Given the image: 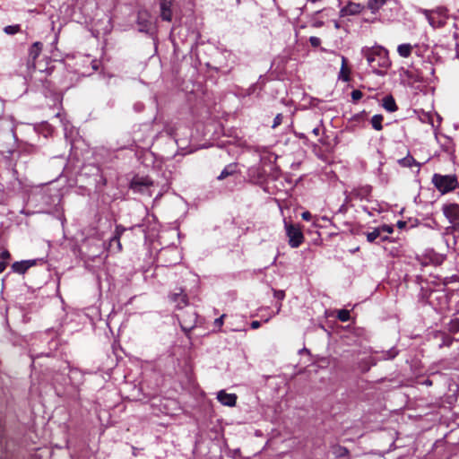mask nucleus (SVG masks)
Returning <instances> with one entry per match:
<instances>
[{"mask_svg": "<svg viewBox=\"0 0 459 459\" xmlns=\"http://www.w3.org/2000/svg\"><path fill=\"white\" fill-rule=\"evenodd\" d=\"M282 118H283V117L281 114H277L273 119V124L272 127L275 128V127L279 126L282 122Z\"/></svg>", "mask_w": 459, "mask_h": 459, "instance_id": "33", "label": "nucleus"}, {"mask_svg": "<svg viewBox=\"0 0 459 459\" xmlns=\"http://www.w3.org/2000/svg\"><path fill=\"white\" fill-rule=\"evenodd\" d=\"M414 47L410 43L400 44L397 47V53L401 57L407 58L413 52Z\"/></svg>", "mask_w": 459, "mask_h": 459, "instance_id": "15", "label": "nucleus"}, {"mask_svg": "<svg viewBox=\"0 0 459 459\" xmlns=\"http://www.w3.org/2000/svg\"><path fill=\"white\" fill-rule=\"evenodd\" d=\"M337 317L342 322H347L350 320V311L346 309H341L337 311Z\"/></svg>", "mask_w": 459, "mask_h": 459, "instance_id": "25", "label": "nucleus"}, {"mask_svg": "<svg viewBox=\"0 0 459 459\" xmlns=\"http://www.w3.org/2000/svg\"><path fill=\"white\" fill-rule=\"evenodd\" d=\"M137 25L142 32H148L152 27L151 13L147 10H140L137 13Z\"/></svg>", "mask_w": 459, "mask_h": 459, "instance_id": "9", "label": "nucleus"}, {"mask_svg": "<svg viewBox=\"0 0 459 459\" xmlns=\"http://www.w3.org/2000/svg\"><path fill=\"white\" fill-rule=\"evenodd\" d=\"M404 74L411 82H419L423 81L422 76L418 73H413L412 71H406Z\"/></svg>", "mask_w": 459, "mask_h": 459, "instance_id": "22", "label": "nucleus"}, {"mask_svg": "<svg viewBox=\"0 0 459 459\" xmlns=\"http://www.w3.org/2000/svg\"><path fill=\"white\" fill-rule=\"evenodd\" d=\"M400 164L404 167H411L412 163H415V160L412 157H406L399 160Z\"/></svg>", "mask_w": 459, "mask_h": 459, "instance_id": "28", "label": "nucleus"}, {"mask_svg": "<svg viewBox=\"0 0 459 459\" xmlns=\"http://www.w3.org/2000/svg\"><path fill=\"white\" fill-rule=\"evenodd\" d=\"M364 56L372 70L380 74L379 68H387L390 65L387 51L382 47H374L367 49Z\"/></svg>", "mask_w": 459, "mask_h": 459, "instance_id": "1", "label": "nucleus"}, {"mask_svg": "<svg viewBox=\"0 0 459 459\" xmlns=\"http://www.w3.org/2000/svg\"><path fill=\"white\" fill-rule=\"evenodd\" d=\"M7 263L5 261H0V273H3L6 268Z\"/></svg>", "mask_w": 459, "mask_h": 459, "instance_id": "40", "label": "nucleus"}, {"mask_svg": "<svg viewBox=\"0 0 459 459\" xmlns=\"http://www.w3.org/2000/svg\"><path fill=\"white\" fill-rule=\"evenodd\" d=\"M377 228L382 234V241L386 240L388 238V235L393 233V231H394L393 227L390 225H382Z\"/></svg>", "mask_w": 459, "mask_h": 459, "instance_id": "21", "label": "nucleus"}, {"mask_svg": "<svg viewBox=\"0 0 459 459\" xmlns=\"http://www.w3.org/2000/svg\"><path fill=\"white\" fill-rule=\"evenodd\" d=\"M236 172V164H229L227 165L223 169L222 171L221 172V174L217 177V178L219 180H222L226 178H228L229 176H231L233 175L234 173Z\"/></svg>", "mask_w": 459, "mask_h": 459, "instance_id": "19", "label": "nucleus"}, {"mask_svg": "<svg viewBox=\"0 0 459 459\" xmlns=\"http://www.w3.org/2000/svg\"><path fill=\"white\" fill-rule=\"evenodd\" d=\"M309 42L311 44L312 47H315L316 48V36H311L309 38Z\"/></svg>", "mask_w": 459, "mask_h": 459, "instance_id": "41", "label": "nucleus"}, {"mask_svg": "<svg viewBox=\"0 0 459 459\" xmlns=\"http://www.w3.org/2000/svg\"><path fill=\"white\" fill-rule=\"evenodd\" d=\"M377 238L382 239V234L378 228H376L373 231L367 233V240L370 243L374 242Z\"/></svg>", "mask_w": 459, "mask_h": 459, "instance_id": "24", "label": "nucleus"}, {"mask_svg": "<svg viewBox=\"0 0 459 459\" xmlns=\"http://www.w3.org/2000/svg\"><path fill=\"white\" fill-rule=\"evenodd\" d=\"M383 107L388 112H394L397 110V105L393 96L388 95L383 99Z\"/></svg>", "mask_w": 459, "mask_h": 459, "instance_id": "17", "label": "nucleus"}, {"mask_svg": "<svg viewBox=\"0 0 459 459\" xmlns=\"http://www.w3.org/2000/svg\"><path fill=\"white\" fill-rule=\"evenodd\" d=\"M153 181L149 177L134 176L130 183V188L136 193L151 195L150 188Z\"/></svg>", "mask_w": 459, "mask_h": 459, "instance_id": "5", "label": "nucleus"}, {"mask_svg": "<svg viewBox=\"0 0 459 459\" xmlns=\"http://www.w3.org/2000/svg\"><path fill=\"white\" fill-rule=\"evenodd\" d=\"M113 243L117 244V251H121L122 250V245H121L120 238H119V233H117V235H115L111 238L110 245H112Z\"/></svg>", "mask_w": 459, "mask_h": 459, "instance_id": "30", "label": "nucleus"}, {"mask_svg": "<svg viewBox=\"0 0 459 459\" xmlns=\"http://www.w3.org/2000/svg\"><path fill=\"white\" fill-rule=\"evenodd\" d=\"M284 228L290 247L292 248L299 247L304 242V234L300 226L285 220Z\"/></svg>", "mask_w": 459, "mask_h": 459, "instance_id": "3", "label": "nucleus"}, {"mask_svg": "<svg viewBox=\"0 0 459 459\" xmlns=\"http://www.w3.org/2000/svg\"><path fill=\"white\" fill-rule=\"evenodd\" d=\"M20 30H21V27L18 24L17 25H8V26L4 27V31L9 35L16 34Z\"/></svg>", "mask_w": 459, "mask_h": 459, "instance_id": "26", "label": "nucleus"}, {"mask_svg": "<svg viewBox=\"0 0 459 459\" xmlns=\"http://www.w3.org/2000/svg\"><path fill=\"white\" fill-rule=\"evenodd\" d=\"M364 8L365 5L349 0L347 4L341 9V13L342 16L355 15L361 13Z\"/></svg>", "mask_w": 459, "mask_h": 459, "instance_id": "11", "label": "nucleus"}, {"mask_svg": "<svg viewBox=\"0 0 459 459\" xmlns=\"http://www.w3.org/2000/svg\"><path fill=\"white\" fill-rule=\"evenodd\" d=\"M169 299L176 304V307L180 309L188 304L187 295L182 288H178L174 292L169 294Z\"/></svg>", "mask_w": 459, "mask_h": 459, "instance_id": "8", "label": "nucleus"}, {"mask_svg": "<svg viewBox=\"0 0 459 459\" xmlns=\"http://www.w3.org/2000/svg\"><path fill=\"white\" fill-rule=\"evenodd\" d=\"M226 315H221L220 317L214 320V325L218 328H221L223 325V320Z\"/></svg>", "mask_w": 459, "mask_h": 459, "instance_id": "34", "label": "nucleus"}, {"mask_svg": "<svg viewBox=\"0 0 459 459\" xmlns=\"http://www.w3.org/2000/svg\"><path fill=\"white\" fill-rule=\"evenodd\" d=\"M362 96H363L362 92L359 90H354L351 92V99L355 102L359 101L362 98Z\"/></svg>", "mask_w": 459, "mask_h": 459, "instance_id": "31", "label": "nucleus"}, {"mask_svg": "<svg viewBox=\"0 0 459 459\" xmlns=\"http://www.w3.org/2000/svg\"><path fill=\"white\" fill-rule=\"evenodd\" d=\"M273 294L279 300H282L285 298V292L283 290H274Z\"/></svg>", "mask_w": 459, "mask_h": 459, "instance_id": "35", "label": "nucleus"}, {"mask_svg": "<svg viewBox=\"0 0 459 459\" xmlns=\"http://www.w3.org/2000/svg\"><path fill=\"white\" fill-rule=\"evenodd\" d=\"M43 48V44L41 42H34L29 50V56L27 60V67L29 70H35L36 69V59L40 55Z\"/></svg>", "mask_w": 459, "mask_h": 459, "instance_id": "7", "label": "nucleus"}, {"mask_svg": "<svg viewBox=\"0 0 459 459\" xmlns=\"http://www.w3.org/2000/svg\"><path fill=\"white\" fill-rule=\"evenodd\" d=\"M218 401L226 406H234L237 402V395L235 394H228L221 390L217 394Z\"/></svg>", "mask_w": 459, "mask_h": 459, "instance_id": "14", "label": "nucleus"}, {"mask_svg": "<svg viewBox=\"0 0 459 459\" xmlns=\"http://www.w3.org/2000/svg\"><path fill=\"white\" fill-rule=\"evenodd\" d=\"M453 230L455 231H459V222L454 224Z\"/></svg>", "mask_w": 459, "mask_h": 459, "instance_id": "42", "label": "nucleus"}, {"mask_svg": "<svg viewBox=\"0 0 459 459\" xmlns=\"http://www.w3.org/2000/svg\"><path fill=\"white\" fill-rule=\"evenodd\" d=\"M449 331L454 333L459 331V318L451 319L449 322Z\"/></svg>", "mask_w": 459, "mask_h": 459, "instance_id": "27", "label": "nucleus"}, {"mask_svg": "<svg viewBox=\"0 0 459 459\" xmlns=\"http://www.w3.org/2000/svg\"><path fill=\"white\" fill-rule=\"evenodd\" d=\"M301 218L305 221H309L312 218V214L308 211H306L301 213Z\"/></svg>", "mask_w": 459, "mask_h": 459, "instance_id": "37", "label": "nucleus"}, {"mask_svg": "<svg viewBox=\"0 0 459 459\" xmlns=\"http://www.w3.org/2000/svg\"><path fill=\"white\" fill-rule=\"evenodd\" d=\"M383 116L382 115H374L371 118V125L374 129L380 131L382 126Z\"/></svg>", "mask_w": 459, "mask_h": 459, "instance_id": "20", "label": "nucleus"}, {"mask_svg": "<svg viewBox=\"0 0 459 459\" xmlns=\"http://www.w3.org/2000/svg\"><path fill=\"white\" fill-rule=\"evenodd\" d=\"M125 228L122 227L121 225H117L116 227V230H115V235H117V233H119V238H121L123 232L125 231Z\"/></svg>", "mask_w": 459, "mask_h": 459, "instance_id": "38", "label": "nucleus"}, {"mask_svg": "<svg viewBox=\"0 0 459 459\" xmlns=\"http://www.w3.org/2000/svg\"><path fill=\"white\" fill-rule=\"evenodd\" d=\"M342 60V66L339 73V79L342 80L343 82H348L350 80V74L351 70L347 65V60L344 56H340Z\"/></svg>", "mask_w": 459, "mask_h": 459, "instance_id": "16", "label": "nucleus"}, {"mask_svg": "<svg viewBox=\"0 0 459 459\" xmlns=\"http://www.w3.org/2000/svg\"><path fill=\"white\" fill-rule=\"evenodd\" d=\"M443 212L445 216L449 220L450 222H454L459 219V204H449L444 205Z\"/></svg>", "mask_w": 459, "mask_h": 459, "instance_id": "13", "label": "nucleus"}, {"mask_svg": "<svg viewBox=\"0 0 459 459\" xmlns=\"http://www.w3.org/2000/svg\"><path fill=\"white\" fill-rule=\"evenodd\" d=\"M425 14L429 25L433 28L443 27L448 18L447 9L445 7H437L435 10H424Z\"/></svg>", "mask_w": 459, "mask_h": 459, "instance_id": "4", "label": "nucleus"}, {"mask_svg": "<svg viewBox=\"0 0 459 459\" xmlns=\"http://www.w3.org/2000/svg\"><path fill=\"white\" fill-rule=\"evenodd\" d=\"M37 260H23L14 262L12 264V270L19 274H24L30 267L36 265Z\"/></svg>", "mask_w": 459, "mask_h": 459, "instance_id": "12", "label": "nucleus"}, {"mask_svg": "<svg viewBox=\"0 0 459 459\" xmlns=\"http://www.w3.org/2000/svg\"><path fill=\"white\" fill-rule=\"evenodd\" d=\"M387 0H368L367 7L372 13H376Z\"/></svg>", "mask_w": 459, "mask_h": 459, "instance_id": "18", "label": "nucleus"}, {"mask_svg": "<svg viewBox=\"0 0 459 459\" xmlns=\"http://www.w3.org/2000/svg\"><path fill=\"white\" fill-rule=\"evenodd\" d=\"M398 354V351L395 349H391L386 353L383 355V359H394Z\"/></svg>", "mask_w": 459, "mask_h": 459, "instance_id": "29", "label": "nucleus"}, {"mask_svg": "<svg viewBox=\"0 0 459 459\" xmlns=\"http://www.w3.org/2000/svg\"><path fill=\"white\" fill-rule=\"evenodd\" d=\"M334 455H336V456H344L348 454V450L345 448V447H337L334 449Z\"/></svg>", "mask_w": 459, "mask_h": 459, "instance_id": "32", "label": "nucleus"}, {"mask_svg": "<svg viewBox=\"0 0 459 459\" xmlns=\"http://www.w3.org/2000/svg\"><path fill=\"white\" fill-rule=\"evenodd\" d=\"M174 0H159L160 15L162 21L171 22L173 12L172 6Z\"/></svg>", "mask_w": 459, "mask_h": 459, "instance_id": "10", "label": "nucleus"}, {"mask_svg": "<svg viewBox=\"0 0 459 459\" xmlns=\"http://www.w3.org/2000/svg\"><path fill=\"white\" fill-rule=\"evenodd\" d=\"M432 183L442 195L451 192L458 186L455 175L434 174Z\"/></svg>", "mask_w": 459, "mask_h": 459, "instance_id": "2", "label": "nucleus"}, {"mask_svg": "<svg viewBox=\"0 0 459 459\" xmlns=\"http://www.w3.org/2000/svg\"><path fill=\"white\" fill-rule=\"evenodd\" d=\"M196 320L197 315L195 312H184L178 316L180 327L186 335L195 327Z\"/></svg>", "mask_w": 459, "mask_h": 459, "instance_id": "6", "label": "nucleus"}, {"mask_svg": "<svg viewBox=\"0 0 459 459\" xmlns=\"http://www.w3.org/2000/svg\"><path fill=\"white\" fill-rule=\"evenodd\" d=\"M412 47H414L413 51L418 56H423L428 50V46L425 44L416 43Z\"/></svg>", "mask_w": 459, "mask_h": 459, "instance_id": "23", "label": "nucleus"}, {"mask_svg": "<svg viewBox=\"0 0 459 459\" xmlns=\"http://www.w3.org/2000/svg\"><path fill=\"white\" fill-rule=\"evenodd\" d=\"M260 326H261V322H259V321H252L251 322L252 329H258Z\"/></svg>", "mask_w": 459, "mask_h": 459, "instance_id": "39", "label": "nucleus"}, {"mask_svg": "<svg viewBox=\"0 0 459 459\" xmlns=\"http://www.w3.org/2000/svg\"><path fill=\"white\" fill-rule=\"evenodd\" d=\"M0 258L4 261H6V260H9L11 258V254L8 250H4L1 255H0Z\"/></svg>", "mask_w": 459, "mask_h": 459, "instance_id": "36", "label": "nucleus"}]
</instances>
